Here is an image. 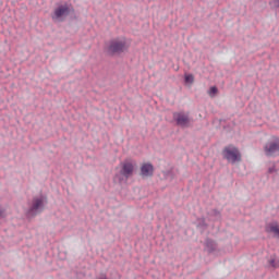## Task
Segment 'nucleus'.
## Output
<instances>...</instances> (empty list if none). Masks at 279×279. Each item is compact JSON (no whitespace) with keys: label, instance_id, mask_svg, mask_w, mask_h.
Returning a JSON list of instances; mask_svg holds the SVG:
<instances>
[{"label":"nucleus","instance_id":"ddd939ff","mask_svg":"<svg viewBox=\"0 0 279 279\" xmlns=\"http://www.w3.org/2000/svg\"><path fill=\"white\" fill-rule=\"evenodd\" d=\"M269 4L272 8V10H279V0H271Z\"/></svg>","mask_w":279,"mask_h":279},{"label":"nucleus","instance_id":"423d86ee","mask_svg":"<svg viewBox=\"0 0 279 279\" xmlns=\"http://www.w3.org/2000/svg\"><path fill=\"white\" fill-rule=\"evenodd\" d=\"M121 165L120 175H123L126 180L132 178V175H134V162L125 160Z\"/></svg>","mask_w":279,"mask_h":279},{"label":"nucleus","instance_id":"1a4fd4ad","mask_svg":"<svg viewBox=\"0 0 279 279\" xmlns=\"http://www.w3.org/2000/svg\"><path fill=\"white\" fill-rule=\"evenodd\" d=\"M265 230L268 234H275L279 239V225L278 222H269L266 225Z\"/></svg>","mask_w":279,"mask_h":279},{"label":"nucleus","instance_id":"7ed1b4c3","mask_svg":"<svg viewBox=\"0 0 279 279\" xmlns=\"http://www.w3.org/2000/svg\"><path fill=\"white\" fill-rule=\"evenodd\" d=\"M222 156L225 160H228V162H231L232 165H234L235 162H241V151H239V148H236V146H226L222 150Z\"/></svg>","mask_w":279,"mask_h":279},{"label":"nucleus","instance_id":"dca6fc26","mask_svg":"<svg viewBox=\"0 0 279 279\" xmlns=\"http://www.w3.org/2000/svg\"><path fill=\"white\" fill-rule=\"evenodd\" d=\"M268 173H278V169H276V163H272V166L268 168Z\"/></svg>","mask_w":279,"mask_h":279},{"label":"nucleus","instance_id":"6ab92c4d","mask_svg":"<svg viewBox=\"0 0 279 279\" xmlns=\"http://www.w3.org/2000/svg\"><path fill=\"white\" fill-rule=\"evenodd\" d=\"M166 175H167V178H169V175H170V178H173V172L168 171Z\"/></svg>","mask_w":279,"mask_h":279},{"label":"nucleus","instance_id":"4468645a","mask_svg":"<svg viewBox=\"0 0 279 279\" xmlns=\"http://www.w3.org/2000/svg\"><path fill=\"white\" fill-rule=\"evenodd\" d=\"M198 228H204V229L208 228V225L206 223V219L205 218H202L199 220Z\"/></svg>","mask_w":279,"mask_h":279},{"label":"nucleus","instance_id":"a211bd4d","mask_svg":"<svg viewBox=\"0 0 279 279\" xmlns=\"http://www.w3.org/2000/svg\"><path fill=\"white\" fill-rule=\"evenodd\" d=\"M269 265L271 266V267H275V268H277L279 265H278V262H276V259H270L269 260Z\"/></svg>","mask_w":279,"mask_h":279},{"label":"nucleus","instance_id":"f257e3e1","mask_svg":"<svg viewBox=\"0 0 279 279\" xmlns=\"http://www.w3.org/2000/svg\"><path fill=\"white\" fill-rule=\"evenodd\" d=\"M49 204L47 195L40 194L39 196H35L32 199L31 206L26 211L27 219H34V217H38L44 210L45 206Z\"/></svg>","mask_w":279,"mask_h":279},{"label":"nucleus","instance_id":"39448f33","mask_svg":"<svg viewBox=\"0 0 279 279\" xmlns=\"http://www.w3.org/2000/svg\"><path fill=\"white\" fill-rule=\"evenodd\" d=\"M172 119L175 121V124L179 128H190L191 125V116L189 112L179 111L172 113Z\"/></svg>","mask_w":279,"mask_h":279},{"label":"nucleus","instance_id":"20e7f679","mask_svg":"<svg viewBox=\"0 0 279 279\" xmlns=\"http://www.w3.org/2000/svg\"><path fill=\"white\" fill-rule=\"evenodd\" d=\"M264 154L268 158H278L279 156V137H272L264 146Z\"/></svg>","mask_w":279,"mask_h":279},{"label":"nucleus","instance_id":"f3484780","mask_svg":"<svg viewBox=\"0 0 279 279\" xmlns=\"http://www.w3.org/2000/svg\"><path fill=\"white\" fill-rule=\"evenodd\" d=\"M0 219H5V209L0 206Z\"/></svg>","mask_w":279,"mask_h":279},{"label":"nucleus","instance_id":"f03ea898","mask_svg":"<svg viewBox=\"0 0 279 279\" xmlns=\"http://www.w3.org/2000/svg\"><path fill=\"white\" fill-rule=\"evenodd\" d=\"M128 49V43L121 39H113L109 43L107 47V53L109 56H121V53H125Z\"/></svg>","mask_w":279,"mask_h":279},{"label":"nucleus","instance_id":"f8f14e48","mask_svg":"<svg viewBox=\"0 0 279 279\" xmlns=\"http://www.w3.org/2000/svg\"><path fill=\"white\" fill-rule=\"evenodd\" d=\"M184 82L185 84H193V82H195V76H193V74H186L184 76Z\"/></svg>","mask_w":279,"mask_h":279},{"label":"nucleus","instance_id":"6e6552de","mask_svg":"<svg viewBox=\"0 0 279 279\" xmlns=\"http://www.w3.org/2000/svg\"><path fill=\"white\" fill-rule=\"evenodd\" d=\"M71 10L66 5H60L54 10V16L52 19H62V16H69Z\"/></svg>","mask_w":279,"mask_h":279},{"label":"nucleus","instance_id":"0eeeda50","mask_svg":"<svg viewBox=\"0 0 279 279\" xmlns=\"http://www.w3.org/2000/svg\"><path fill=\"white\" fill-rule=\"evenodd\" d=\"M154 165L151 162H144L140 168L141 178H154Z\"/></svg>","mask_w":279,"mask_h":279},{"label":"nucleus","instance_id":"9b49d317","mask_svg":"<svg viewBox=\"0 0 279 279\" xmlns=\"http://www.w3.org/2000/svg\"><path fill=\"white\" fill-rule=\"evenodd\" d=\"M208 217H214V221H219V219H221V211L217 209H211L208 213Z\"/></svg>","mask_w":279,"mask_h":279},{"label":"nucleus","instance_id":"9d476101","mask_svg":"<svg viewBox=\"0 0 279 279\" xmlns=\"http://www.w3.org/2000/svg\"><path fill=\"white\" fill-rule=\"evenodd\" d=\"M205 247L208 252V254H213V252H217V242L210 239H206L205 241Z\"/></svg>","mask_w":279,"mask_h":279},{"label":"nucleus","instance_id":"2eb2a0df","mask_svg":"<svg viewBox=\"0 0 279 279\" xmlns=\"http://www.w3.org/2000/svg\"><path fill=\"white\" fill-rule=\"evenodd\" d=\"M217 93H219V89L217 88V86H213L209 88L210 96L217 95Z\"/></svg>","mask_w":279,"mask_h":279}]
</instances>
